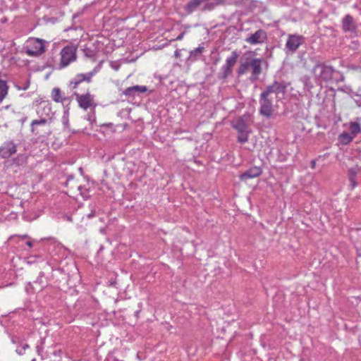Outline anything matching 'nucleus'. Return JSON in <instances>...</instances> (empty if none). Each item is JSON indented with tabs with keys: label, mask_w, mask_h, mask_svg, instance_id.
Returning a JSON list of instances; mask_svg holds the SVG:
<instances>
[{
	"label": "nucleus",
	"mask_w": 361,
	"mask_h": 361,
	"mask_svg": "<svg viewBox=\"0 0 361 361\" xmlns=\"http://www.w3.org/2000/svg\"><path fill=\"white\" fill-rule=\"evenodd\" d=\"M232 127L238 132V142L244 144L248 141L249 135L252 133L250 129V115L244 114L232 121Z\"/></svg>",
	"instance_id": "f257e3e1"
},
{
	"label": "nucleus",
	"mask_w": 361,
	"mask_h": 361,
	"mask_svg": "<svg viewBox=\"0 0 361 361\" xmlns=\"http://www.w3.org/2000/svg\"><path fill=\"white\" fill-rule=\"evenodd\" d=\"M96 71L94 70L85 74H77L70 81L69 87L74 91L79 92L80 90L84 92V88L89 87L88 85L91 82L92 78L94 75Z\"/></svg>",
	"instance_id": "f03ea898"
},
{
	"label": "nucleus",
	"mask_w": 361,
	"mask_h": 361,
	"mask_svg": "<svg viewBox=\"0 0 361 361\" xmlns=\"http://www.w3.org/2000/svg\"><path fill=\"white\" fill-rule=\"evenodd\" d=\"M44 51V40L39 38H30L27 40L25 46V52L28 56H39Z\"/></svg>",
	"instance_id": "7ed1b4c3"
},
{
	"label": "nucleus",
	"mask_w": 361,
	"mask_h": 361,
	"mask_svg": "<svg viewBox=\"0 0 361 361\" xmlns=\"http://www.w3.org/2000/svg\"><path fill=\"white\" fill-rule=\"evenodd\" d=\"M334 70L331 66L322 63L317 64L312 69V73L317 81H329L332 79Z\"/></svg>",
	"instance_id": "20e7f679"
},
{
	"label": "nucleus",
	"mask_w": 361,
	"mask_h": 361,
	"mask_svg": "<svg viewBox=\"0 0 361 361\" xmlns=\"http://www.w3.org/2000/svg\"><path fill=\"white\" fill-rule=\"evenodd\" d=\"M238 57V53L236 51H233L231 54L226 58L225 63L222 66L218 73V78L219 80H225L231 74L233 67L237 62Z\"/></svg>",
	"instance_id": "39448f33"
},
{
	"label": "nucleus",
	"mask_w": 361,
	"mask_h": 361,
	"mask_svg": "<svg viewBox=\"0 0 361 361\" xmlns=\"http://www.w3.org/2000/svg\"><path fill=\"white\" fill-rule=\"evenodd\" d=\"M259 114L266 117L267 118H271L274 111L272 99L270 97L266 95L265 94L261 92V94L259 95Z\"/></svg>",
	"instance_id": "423d86ee"
},
{
	"label": "nucleus",
	"mask_w": 361,
	"mask_h": 361,
	"mask_svg": "<svg viewBox=\"0 0 361 361\" xmlns=\"http://www.w3.org/2000/svg\"><path fill=\"white\" fill-rule=\"evenodd\" d=\"M73 94L75 97V99L78 104V106L81 109L87 110L93 106L94 95L89 92V87L84 88L83 93L74 91Z\"/></svg>",
	"instance_id": "0eeeda50"
},
{
	"label": "nucleus",
	"mask_w": 361,
	"mask_h": 361,
	"mask_svg": "<svg viewBox=\"0 0 361 361\" xmlns=\"http://www.w3.org/2000/svg\"><path fill=\"white\" fill-rule=\"evenodd\" d=\"M76 52L77 48L75 47L69 45L64 47L60 52V67L65 68L71 63L75 61L77 59Z\"/></svg>",
	"instance_id": "6e6552de"
},
{
	"label": "nucleus",
	"mask_w": 361,
	"mask_h": 361,
	"mask_svg": "<svg viewBox=\"0 0 361 361\" xmlns=\"http://www.w3.org/2000/svg\"><path fill=\"white\" fill-rule=\"evenodd\" d=\"M288 83L285 81L274 80L271 84L267 85L262 93L270 97L271 94H275L276 99L279 98V94L284 95L286 92Z\"/></svg>",
	"instance_id": "1a4fd4ad"
},
{
	"label": "nucleus",
	"mask_w": 361,
	"mask_h": 361,
	"mask_svg": "<svg viewBox=\"0 0 361 361\" xmlns=\"http://www.w3.org/2000/svg\"><path fill=\"white\" fill-rule=\"evenodd\" d=\"M267 39V32L262 29H259L254 33L247 36L245 41L252 45L260 44L264 43Z\"/></svg>",
	"instance_id": "9d476101"
},
{
	"label": "nucleus",
	"mask_w": 361,
	"mask_h": 361,
	"mask_svg": "<svg viewBox=\"0 0 361 361\" xmlns=\"http://www.w3.org/2000/svg\"><path fill=\"white\" fill-rule=\"evenodd\" d=\"M304 38L302 35H289L286 43V49L291 52L294 53L299 48V47L303 43Z\"/></svg>",
	"instance_id": "9b49d317"
},
{
	"label": "nucleus",
	"mask_w": 361,
	"mask_h": 361,
	"mask_svg": "<svg viewBox=\"0 0 361 361\" xmlns=\"http://www.w3.org/2000/svg\"><path fill=\"white\" fill-rule=\"evenodd\" d=\"M265 63L264 59L261 58L251 59L250 68L252 74L250 76L251 81H255L259 78V76L262 72V64Z\"/></svg>",
	"instance_id": "f8f14e48"
},
{
	"label": "nucleus",
	"mask_w": 361,
	"mask_h": 361,
	"mask_svg": "<svg viewBox=\"0 0 361 361\" xmlns=\"http://www.w3.org/2000/svg\"><path fill=\"white\" fill-rule=\"evenodd\" d=\"M17 151V145L12 140L4 142L0 147V157L3 159H8L14 154Z\"/></svg>",
	"instance_id": "ddd939ff"
},
{
	"label": "nucleus",
	"mask_w": 361,
	"mask_h": 361,
	"mask_svg": "<svg viewBox=\"0 0 361 361\" xmlns=\"http://www.w3.org/2000/svg\"><path fill=\"white\" fill-rule=\"evenodd\" d=\"M342 30L344 32L355 33L357 30V25L352 16L348 14L342 19Z\"/></svg>",
	"instance_id": "4468645a"
},
{
	"label": "nucleus",
	"mask_w": 361,
	"mask_h": 361,
	"mask_svg": "<svg viewBox=\"0 0 361 361\" xmlns=\"http://www.w3.org/2000/svg\"><path fill=\"white\" fill-rule=\"evenodd\" d=\"M262 173V169L258 166H253L247 169L244 173L240 175V179L241 180H247V179L254 178L258 177Z\"/></svg>",
	"instance_id": "2eb2a0df"
},
{
	"label": "nucleus",
	"mask_w": 361,
	"mask_h": 361,
	"mask_svg": "<svg viewBox=\"0 0 361 361\" xmlns=\"http://www.w3.org/2000/svg\"><path fill=\"white\" fill-rule=\"evenodd\" d=\"M147 90L146 86L135 85L125 89L123 91V94L129 97H134L135 95L145 92Z\"/></svg>",
	"instance_id": "dca6fc26"
},
{
	"label": "nucleus",
	"mask_w": 361,
	"mask_h": 361,
	"mask_svg": "<svg viewBox=\"0 0 361 361\" xmlns=\"http://www.w3.org/2000/svg\"><path fill=\"white\" fill-rule=\"evenodd\" d=\"M207 1L208 0H190L185 6V10L188 14H191Z\"/></svg>",
	"instance_id": "f3484780"
},
{
	"label": "nucleus",
	"mask_w": 361,
	"mask_h": 361,
	"mask_svg": "<svg viewBox=\"0 0 361 361\" xmlns=\"http://www.w3.org/2000/svg\"><path fill=\"white\" fill-rule=\"evenodd\" d=\"M48 121H49V119H47L46 118H41L39 119L33 120L30 124L32 133L35 135H38L39 133L37 129V127L38 126H44L45 125L47 124Z\"/></svg>",
	"instance_id": "a211bd4d"
},
{
	"label": "nucleus",
	"mask_w": 361,
	"mask_h": 361,
	"mask_svg": "<svg viewBox=\"0 0 361 361\" xmlns=\"http://www.w3.org/2000/svg\"><path fill=\"white\" fill-rule=\"evenodd\" d=\"M51 98L56 102L64 103L66 97L62 94L61 90L58 87L53 89L51 92Z\"/></svg>",
	"instance_id": "6ab92c4d"
},
{
	"label": "nucleus",
	"mask_w": 361,
	"mask_h": 361,
	"mask_svg": "<svg viewBox=\"0 0 361 361\" xmlns=\"http://www.w3.org/2000/svg\"><path fill=\"white\" fill-rule=\"evenodd\" d=\"M349 133L353 137H355L361 133V125L357 121H350L349 123Z\"/></svg>",
	"instance_id": "aec40b11"
},
{
	"label": "nucleus",
	"mask_w": 361,
	"mask_h": 361,
	"mask_svg": "<svg viewBox=\"0 0 361 361\" xmlns=\"http://www.w3.org/2000/svg\"><path fill=\"white\" fill-rule=\"evenodd\" d=\"M28 156L26 154H19L16 157L13 159V164L20 166H23L27 162Z\"/></svg>",
	"instance_id": "412c9836"
},
{
	"label": "nucleus",
	"mask_w": 361,
	"mask_h": 361,
	"mask_svg": "<svg viewBox=\"0 0 361 361\" xmlns=\"http://www.w3.org/2000/svg\"><path fill=\"white\" fill-rule=\"evenodd\" d=\"M251 59H247L245 62L240 63L237 70L238 75H243L247 73L248 69L250 68Z\"/></svg>",
	"instance_id": "4be33fe9"
},
{
	"label": "nucleus",
	"mask_w": 361,
	"mask_h": 361,
	"mask_svg": "<svg viewBox=\"0 0 361 361\" xmlns=\"http://www.w3.org/2000/svg\"><path fill=\"white\" fill-rule=\"evenodd\" d=\"M355 137L350 133L343 132L338 136V140L342 145H348L353 141Z\"/></svg>",
	"instance_id": "5701e85b"
},
{
	"label": "nucleus",
	"mask_w": 361,
	"mask_h": 361,
	"mask_svg": "<svg viewBox=\"0 0 361 361\" xmlns=\"http://www.w3.org/2000/svg\"><path fill=\"white\" fill-rule=\"evenodd\" d=\"M204 49V47L200 45L196 49L190 51L188 59L192 61H195L197 57L203 52Z\"/></svg>",
	"instance_id": "b1692460"
},
{
	"label": "nucleus",
	"mask_w": 361,
	"mask_h": 361,
	"mask_svg": "<svg viewBox=\"0 0 361 361\" xmlns=\"http://www.w3.org/2000/svg\"><path fill=\"white\" fill-rule=\"evenodd\" d=\"M224 2V0H216L215 2H207L204 4L202 10L203 11H212L217 6L223 4Z\"/></svg>",
	"instance_id": "393cba45"
},
{
	"label": "nucleus",
	"mask_w": 361,
	"mask_h": 361,
	"mask_svg": "<svg viewBox=\"0 0 361 361\" xmlns=\"http://www.w3.org/2000/svg\"><path fill=\"white\" fill-rule=\"evenodd\" d=\"M8 92V86L6 82L0 80V102L4 99Z\"/></svg>",
	"instance_id": "a878e982"
},
{
	"label": "nucleus",
	"mask_w": 361,
	"mask_h": 361,
	"mask_svg": "<svg viewBox=\"0 0 361 361\" xmlns=\"http://www.w3.org/2000/svg\"><path fill=\"white\" fill-rule=\"evenodd\" d=\"M28 348H29V345L25 343L22 345L18 346L16 351L18 355H21L25 353V350L27 349Z\"/></svg>",
	"instance_id": "bb28decb"
},
{
	"label": "nucleus",
	"mask_w": 361,
	"mask_h": 361,
	"mask_svg": "<svg viewBox=\"0 0 361 361\" xmlns=\"http://www.w3.org/2000/svg\"><path fill=\"white\" fill-rule=\"evenodd\" d=\"M358 171H359V169L357 167L350 168L348 170L349 179L355 178Z\"/></svg>",
	"instance_id": "cd10ccee"
},
{
	"label": "nucleus",
	"mask_w": 361,
	"mask_h": 361,
	"mask_svg": "<svg viewBox=\"0 0 361 361\" xmlns=\"http://www.w3.org/2000/svg\"><path fill=\"white\" fill-rule=\"evenodd\" d=\"M185 32H186L185 31L182 32L180 35H178L176 37V40H178V41L182 40L183 39V37H184Z\"/></svg>",
	"instance_id": "c85d7f7f"
},
{
	"label": "nucleus",
	"mask_w": 361,
	"mask_h": 361,
	"mask_svg": "<svg viewBox=\"0 0 361 361\" xmlns=\"http://www.w3.org/2000/svg\"><path fill=\"white\" fill-rule=\"evenodd\" d=\"M350 183H351V185H352V188H354L357 183H356V180H355V178H353L352 179H349Z\"/></svg>",
	"instance_id": "c756f323"
},
{
	"label": "nucleus",
	"mask_w": 361,
	"mask_h": 361,
	"mask_svg": "<svg viewBox=\"0 0 361 361\" xmlns=\"http://www.w3.org/2000/svg\"><path fill=\"white\" fill-rule=\"evenodd\" d=\"M62 121H63V123L65 126L68 125V118H66V117L63 116V117Z\"/></svg>",
	"instance_id": "7c9ffc66"
},
{
	"label": "nucleus",
	"mask_w": 361,
	"mask_h": 361,
	"mask_svg": "<svg viewBox=\"0 0 361 361\" xmlns=\"http://www.w3.org/2000/svg\"><path fill=\"white\" fill-rule=\"evenodd\" d=\"M315 166H316V161L314 160H312L311 161V166H312V168L314 169L315 167Z\"/></svg>",
	"instance_id": "2f4dec72"
},
{
	"label": "nucleus",
	"mask_w": 361,
	"mask_h": 361,
	"mask_svg": "<svg viewBox=\"0 0 361 361\" xmlns=\"http://www.w3.org/2000/svg\"><path fill=\"white\" fill-rule=\"evenodd\" d=\"M44 111H48L49 112L51 111V108L49 106H46L44 107Z\"/></svg>",
	"instance_id": "473e14b6"
},
{
	"label": "nucleus",
	"mask_w": 361,
	"mask_h": 361,
	"mask_svg": "<svg viewBox=\"0 0 361 361\" xmlns=\"http://www.w3.org/2000/svg\"><path fill=\"white\" fill-rule=\"evenodd\" d=\"M26 245L30 247H32V243L31 241H27Z\"/></svg>",
	"instance_id": "72a5a7b5"
},
{
	"label": "nucleus",
	"mask_w": 361,
	"mask_h": 361,
	"mask_svg": "<svg viewBox=\"0 0 361 361\" xmlns=\"http://www.w3.org/2000/svg\"><path fill=\"white\" fill-rule=\"evenodd\" d=\"M94 216V213L92 212L90 214H89L87 215V217L90 219V218L93 217Z\"/></svg>",
	"instance_id": "f704fd0d"
},
{
	"label": "nucleus",
	"mask_w": 361,
	"mask_h": 361,
	"mask_svg": "<svg viewBox=\"0 0 361 361\" xmlns=\"http://www.w3.org/2000/svg\"><path fill=\"white\" fill-rule=\"evenodd\" d=\"M44 276V273H43V272H40V274H39V276H40V277H42V276Z\"/></svg>",
	"instance_id": "c9c22d12"
},
{
	"label": "nucleus",
	"mask_w": 361,
	"mask_h": 361,
	"mask_svg": "<svg viewBox=\"0 0 361 361\" xmlns=\"http://www.w3.org/2000/svg\"><path fill=\"white\" fill-rule=\"evenodd\" d=\"M175 54L176 55H178V51H176Z\"/></svg>",
	"instance_id": "e433bc0d"
}]
</instances>
